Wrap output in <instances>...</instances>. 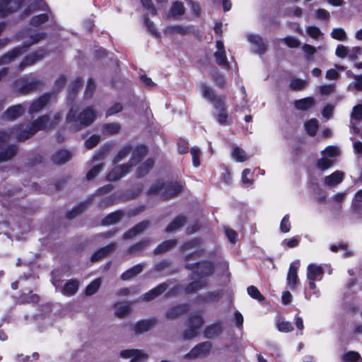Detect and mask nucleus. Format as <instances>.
<instances>
[{"instance_id":"6e6d98bb","label":"nucleus","mask_w":362,"mask_h":362,"mask_svg":"<svg viewBox=\"0 0 362 362\" xmlns=\"http://www.w3.org/2000/svg\"><path fill=\"white\" fill-rule=\"evenodd\" d=\"M103 164H102V163L93 166L87 173V175H86L87 179L88 180H93L98 175V173L103 170Z\"/></svg>"},{"instance_id":"6e6552de","label":"nucleus","mask_w":362,"mask_h":362,"mask_svg":"<svg viewBox=\"0 0 362 362\" xmlns=\"http://www.w3.org/2000/svg\"><path fill=\"white\" fill-rule=\"evenodd\" d=\"M182 250L185 253L186 259H190L194 257H198L203 251L202 244L197 240H193L186 243L182 247Z\"/></svg>"},{"instance_id":"9b49d317","label":"nucleus","mask_w":362,"mask_h":362,"mask_svg":"<svg viewBox=\"0 0 362 362\" xmlns=\"http://www.w3.org/2000/svg\"><path fill=\"white\" fill-rule=\"evenodd\" d=\"M214 106L216 110L214 113L216 121L221 125L226 124L228 115L225 109L223 100L222 99L216 100Z\"/></svg>"},{"instance_id":"bb28decb","label":"nucleus","mask_w":362,"mask_h":362,"mask_svg":"<svg viewBox=\"0 0 362 362\" xmlns=\"http://www.w3.org/2000/svg\"><path fill=\"white\" fill-rule=\"evenodd\" d=\"M113 144L107 143L103 145L100 150L93 156V161H100L105 160L113 148Z\"/></svg>"},{"instance_id":"1a4fd4ad","label":"nucleus","mask_w":362,"mask_h":362,"mask_svg":"<svg viewBox=\"0 0 362 362\" xmlns=\"http://www.w3.org/2000/svg\"><path fill=\"white\" fill-rule=\"evenodd\" d=\"M40 82L37 79L28 80L21 78L15 82V88L21 93L26 94L37 88Z\"/></svg>"},{"instance_id":"680f3d73","label":"nucleus","mask_w":362,"mask_h":362,"mask_svg":"<svg viewBox=\"0 0 362 362\" xmlns=\"http://www.w3.org/2000/svg\"><path fill=\"white\" fill-rule=\"evenodd\" d=\"M100 140V136L99 135H93L85 141V146L88 149H91L98 145Z\"/></svg>"},{"instance_id":"79ce46f5","label":"nucleus","mask_w":362,"mask_h":362,"mask_svg":"<svg viewBox=\"0 0 362 362\" xmlns=\"http://www.w3.org/2000/svg\"><path fill=\"white\" fill-rule=\"evenodd\" d=\"M122 213L119 211L109 214L103 220V225H111L117 223L122 218Z\"/></svg>"},{"instance_id":"338daca9","label":"nucleus","mask_w":362,"mask_h":362,"mask_svg":"<svg viewBox=\"0 0 362 362\" xmlns=\"http://www.w3.org/2000/svg\"><path fill=\"white\" fill-rule=\"evenodd\" d=\"M335 89V84L330 83L327 85H322L319 86L320 93L322 95H329L332 93Z\"/></svg>"},{"instance_id":"69168bd1","label":"nucleus","mask_w":362,"mask_h":362,"mask_svg":"<svg viewBox=\"0 0 362 362\" xmlns=\"http://www.w3.org/2000/svg\"><path fill=\"white\" fill-rule=\"evenodd\" d=\"M324 156L332 158L339 154V149L334 146H328L322 152Z\"/></svg>"},{"instance_id":"7c9ffc66","label":"nucleus","mask_w":362,"mask_h":362,"mask_svg":"<svg viewBox=\"0 0 362 362\" xmlns=\"http://www.w3.org/2000/svg\"><path fill=\"white\" fill-rule=\"evenodd\" d=\"M44 57V52L40 50L35 53H33L28 56L21 64L20 67L21 69L27 66L33 65L36 61Z\"/></svg>"},{"instance_id":"58836bf2","label":"nucleus","mask_w":362,"mask_h":362,"mask_svg":"<svg viewBox=\"0 0 362 362\" xmlns=\"http://www.w3.org/2000/svg\"><path fill=\"white\" fill-rule=\"evenodd\" d=\"M120 125L118 123L105 124L102 127V132L107 135H113L119 132Z\"/></svg>"},{"instance_id":"7ed1b4c3","label":"nucleus","mask_w":362,"mask_h":362,"mask_svg":"<svg viewBox=\"0 0 362 362\" xmlns=\"http://www.w3.org/2000/svg\"><path fill=\"white\" fill-rule=\"evenodd\" d=\"M97 117L96 112L92 107L83 109L78 115L74 107H71L66 115V122L71 124L74 131L90 126Z\"/></svg>"},{"instance_id":"a18cd8bd","label":"nucleus","mask_w":362,"mask_h":362,"mask_svg":"<svg viewBox=\"0 0 362 362\" xmlns=\"http://www.w3.org/2000/svg\"><path fill=\"white\" fill-rule=\"evenodd\" d=\"M101 279H96L93 280L89 285L87 286L86 288V295L92 296L99 289L101 285Z\"/></svg>"},{"instance_id":"20e7f679","label":"nucleus","mask_w":362,"mask_h":362,"mask_svg":"<svg viewBox=\"0 0 362 362\" xmlns=\"http://www.w3.org/2000/svg\"><path fill=\"white\" fill-rule=\"evenodd\" d=\"M182 189V185L177 182L165 183L158 180L150 187L148 194L158 195L163 199H168L179 194Z\"/></svg>"},{"instance_id":"3c124183","label":"nucleus","mask_w":362,"mask_h":362,"mask_svg":"<svg viewBox=\"0 0 362 362\" xmlns=\"http://www.w3.org/2000/svg\"><path fill=\"white\" fill-rule=\"evenodd\" d=\"M247 293L252 298L262 302L264 300V297L261 294L258 288L255 286H250L247 289Z\"/></svg>"},{"instance_id":"603ef678","label":"nucleus","mask_w":362,"mask_h":362,"mask_svg":"<svg viewBox=\"0 0 362 362\" xmlns=\"http://www.w3.org/2000/svg\"><path fill=\"white\" fill-rule=\"evenodd\" d=\"M317 165L319 169L325 170L332 166L333 160L331 158L323 156L322 158L317 160Z\"/></svg>"},{"instance_id":"f704fd0d","label":"nucleus","mask_w":362,"mask_h":362,"mask_svg":"<svg viewBox=\"0 0 362 362\" xmlns=\"http://www.w3.org/2000/svg\"><path fill=\"white\" fill-rule=\"evenodd\" d=\"M206 284L207 281L205 279H200L199 281L192 282L185 288V292L187 293L197 292L204 288Z\"/></svg>"},{"instance_id":"37998d69","label":"nucleus","mask_w":362,"mask_h":362,"mask_svg":"<svg viewBox=\"0 0 362 362\" xmlns=\"http://www.w3.org/2000/svg\"><path fill=\"white\" fill-rule=\"evenodd\" d=\"M50 16L49 13H42L34 16L30 19V25L33 26H38L49 20Z\"/></svg>"},{"instance_id":"9d476101","label":"nucleus","mask_w":362,"mask_h":362,"mask_svg":"<svg viewBox=\"0 0 362 362\" xmlns=\"http://www.w3.org/2000/svg\"><path fill=\"white\" fill-rule=\"evenodd\" d=\"M300 266L299 260H296L290 264L287 274V284L291 289L295 290L297 286L298 277V270Z\"/></svg>"},{"instance_id":"49530a36","label":"nucleus","mask_w":362,"mask_h":362,"mask_svg":"<svg viewBox=\"0 0 362 362\" xmlns=\"http://www.w3.org/2000/svg\"><path fill=\"white\" fill-rule=\"evenodd\" d=\"M189 32V28L187 27H182L180 25H173L168 27L164 33L166 35H170L173 33H178L180 35H185Z\"/></svg>"},{"instance_id":"4468645a","label":"nucleus","mask_w":362,"mask_h":362,"mask_svg":"<svg viewBox=\"0 0 362 362\" xmlns=\"http://www.w3.org/2000/svg\"><path fill=\"white\" fill-rule=\"evenodd\" d=\"M216 51L214 52L216 62L220 66H228V60L226 54L225 47L221 40L216 42Z\"/></svg>"},{"instance_id":"5701e85b","label":"nucleus","mask_w":362,"mask_h":362,"mask_svg":"<svg viewBox=\"0 0 362 362\" xmlns=\"http://www.w3.org/2000/svg\"><path fill=\"white\" fill-rule=\"evenodd\" d=\"M344 177V174L343 172L337 170L325 177V184L329 187L339 185L343 181Z\"/></svg>"},{"instance_id":"4be33fe9","label":"nucleus","mask_w":362,"mask_h":362,"mask_svg":"<svg viewBox=\"0 0 362 362\" xmlns=\"http://www.w3.org/2000/svg\"><path fill=\"white\" fill-rule=\"evenodd\" d=\"M72 157V154L67 150L61 149L55 152L52 157V161L55 164H64L69 161Z\"/></svg>"},{"instance_id":"a878e982","label":"nucleus","mask_w":362,"mask_h":362,"mask_svg":"<svg viewBox=\"0 0 362 362\" xmlns=\"http://www.w3.org/2000/svg\"><path fill=\"white\" fill-rule=\"evenodd\" d=\"M78 290V282L76 280H70L67 281L62 288L61 292L64 296H74Z\"/></svg>"},{"instance_id":"f3484780","label":"nucleus","mask_w":362,"mask_h":362,"mask_svg":"<svg viewBox=\"0 0 362 362\" xmlns=\"http://www.w3.org/2000/svg\"><path fill=\"white\" fill-rule=\"evenodd\" d=\"M117 245L115 243L110 244L105 247H103L99 250H98L96 252H95L93 255L91 256V261L92 262H96L102 258L106 257L109 254H111L116 250Z\"/></svg>"},{"instance_id":"f03ea898","label":"nucleus","mask_w":362,"mask_h":362,"mask_svg":"<svg viewBox=\"0 0 362 362\" xmlns=\"http://www.w3.org/2000/svg\"><path fill=\"white\" fill-rule=\"evenodd\" d=\"M49 117L42 115L27 125L25 128L18 127L11 134L16 135V139L19 141H25L39 131H47L50 129Z\"/></svg>"},{"instance_id":"5fc2aeb1","label":"nucleus","mask_w":362,"mask_h":362,"mask_svg":"<svg viewBox=\"0 0 362 362\" xmlns=\"http://www.w3.org/2000/svg\"><path fill=\"white\" fill-rule=\"evenodd\" d=\"M199 329L192 326V325H189L188 323V327L185 332H183V337L185 339H191L194 338L199 333Z\"/></svg>"},{"instance_id":"c756f323","label":"nucleus","mask_w":362,"mask_h":362,"mask_svg":"<svg viewBox=\"0 0 362 362\" xmlns=\"http://www.w3.org/2000/svg\"><path fill=\"white\" fill-rule=\"evenodd\" d=\"M144 265L142 264H138L126 272H124L122 276L121 279L122 280H129L132 278L134 277L137 274H140L143 271Z\"/></svg>"},{"instance_id":"4c0bfd02","label":"nucleus","mask_w":362,"mask_h":362,"mask_svg":"<svg viewBox=\"0 0 362 362\" xmlns=\"http://www.w3.org/2000/svg\"><path fill=\"white\" fill-rule=\"evenodd\" d=\"M176 245V240H166L160 244L154 250L155 254H160L165 252L174 247Z\"/></svg>"},{"instance_id":"a19ab883","label":"nucleus","mask_w":362,"mask_h":362,"mask_svg":"<svg viewBox=\"0 0 362 362\" xmlns=\"http://www.w3.org/2000/svg\"><path fill=\"white\" fill-rule=\"evenodd\" d=\"M154 162L152 159H147L143 164H141L137 170V175L142 177L146 175L148 171L153 168Z\"/></svg>"},{"instance_id":"8fccbe9b","label":"nucleus","mask_w":362,"mask_h":362,"mask_svg":"<svg viewBox=\"0 0 362 362\" xmlns=\"http://www.w3.org/2000/svg\"><path fill=\"white\" fill-rule=\"evenodd\" d=\"M362 119V105H357L354 107L351 115V122H358Z\"/></svg>"},{"instance_id":"13d9d810","label":"nucleus","mask_w":362,"mask_h":362,"mask_svg":"<svg viewBox=\"0 0 362 362\" xmlns=\"http://www.w3.org/2000/svg\"><path fill=\"white\" fill-rule=\"evenodd\" d=\"M283 41L291 48H297L300 45V40L293 36H286L283 39Z\"/></svg>"},{"instance_id":"39448f33","label":"nucleus","mask_w":362,"mask_h":362,"mask_svg":"<svg viewBox=\"0 0 362 362\" xmlns=\"http://www.w3.org/2000/svg\"><path fill=\"white\" fill-rule=\"evenodd\" d=\"M32 0H0V16L4 17L18 11L22 6H28L23 11V16L30 15L33 8Z\"/></svg>"},{"instance_id":"de8ad7c7","label":"nucleus","mask_w":362,"mask_h":362,"mask_svg":"<svg viewBox=\"0 0 362 362\" xmlns=\"http://www.w3.org/2000/svg\"><path fill=\"white\" fill-rule=\"evenodd\" d=\"M330 35L333 39L339 41H345L347 37L346 33L342 28H334L332 30Z\"/></svg>"},{"instance_id":"f8f14e48","label":"nucleus","mask_w":362,"mask_h":362,"mask_svg":"<svg viewBox=\"0 0 362 362\" xmlns=\"http://www.w3.org/2000/svg\"><path fill=\"white\" fill-rule=\"evenodd\" d=\"M186 268L193 270L195 269L197 276H209L212 274L214 270L211 263L208 262L198 263L196 265L187 264H186Z\"/></svg>"},{"instance_id":"052dcab7","label":"nucleus","mask_w":362,"mask_h":362,"mask_svg":"<svg viewBox=\"0 0 362 362\" xmlns=\"http://www.w3.org/2000/svg\"><path fill=\"white\" fill-rule=\"evenodd\" d=\"M362 53V49L359 47H349L347 57L350 60H355Z\"/></svg>"},{"instance_id":"412c9836","label":"nucleus","mask_w":362,"mask_h":362,"mask_svg":"<svg viewBox=\"0 0 362 362\" xmlns=\"http://www.w3.org/2000/svg\"><path fill=\"white\" fill-rule=\"evenodd\" d=\"M168 286L167 283H163L159 284L156 288L146 293L143 296V299L146 301H149L154 299L155 298L158 297V296L164 293L167 290Z\"/></svg>"},{"instance_id":"e2e57ef3","label":"nucleus","mask_w":362,"mask_h":362,"mask_svg":"<svg viewBox=\"0 0 362 362\" xmlns=\"http://www.w3.org/2000/svg\"><path fill=\"white\" fill-rule=\"evenodd\" d=\"M306 32L309 36L315 40L318 39L322 35L320 28L316 26H308L306 28Z\"/></svg>"},{"instance_id":"2eb2a0df","label":"nucleus","mask_w":362,"mask_h":362,"mask_svg":"<svg viewBox=\"0 0 362 362\" xmlns=\"http://www.w3.org/2000/svg\"><path fill=\"white\" fill-rule=\"evenodd\" d=\"M26 107L23 105H16L8 107L4 114V117L6 119L13 120L21 116Z\"/></svg>"},{"instance_id":"ddd939ff","label":"nucleus","mask_w":362,"mask_h":362,"mask_svg":"<svg viewBox=\"0 0 362 362\" xmlns=\"http://www.w3.org/2000/svg\"><path fill=\"white\" fill-rule=\"evenodd\" d=\"M247 41L253 45V50L255 53L262 54L266 52V45L259 35L250 33L247 35Z\"/></svg>"},{"instance_id":"ea45409f","label":"nucleus","mask_w":362,"mask_h":362,"mask_svg":"<svg viewBox=\"0 0 362 362\" xmlns=\"http://www.w3.org/2000/svg\"><path fill=\"white\" fill-rule=\"evenodd\" d=\"M149 240L144 239L139 243L129 247L128 250L129 253L138 254L145 250L149 245Z\"/></svg>"},{"instance_id":"e433bc0d","label":"nucleus","mask_w":362,"mask_h":362,"mask_svg":"<svg viewBox=\"0 0 362 362\" xmlns=\"http://www.w3.org/2000/svg\"><path fill=\"white\" fill-rule=\"evenodd\" d=\"M130 362H142L148 358V355L140 349H132Z\"/></svg>"},{"instance_id":"b1692460","label":"nucleus","mask_w":362,"mask_h":362,"mask_svg":"<svg viewBox=\"0 0 362 362\" xmlns=\"http://www.w3.org/2000/svg\"><path fill=\"white\" fill-rule=\"evenodd\" d=\"M223 331V327L220 322H216L207 326L204 329V334L206 338L214 339L218 337Z\"/></svg>"},{"instance_id":"6ab92c4d","label":"nucleus","mask_w":362,"mask_h":362,"mask_svg":"<svg viewBox=\"0 0 362 362\" xmlns=\"http://www.w3.org/2000/svg\"><path fill=\"white\" fill-rule=\"evenodd\" d=\"M150 223L148 221L140 222L129 231L124 233V239H131L136 235L142 233L149 226Z\"/></svg>"},{"instance_id":"dca6fc26","label":"nucleus","mask_w":362,"mask_h":362,"mask_svg":"<svg viewBox=\"0 0 362 362\" xmlns=\"http://www.w3.org/2000/svg\"><path fill=\"white\" fill-rule=\"evenodd\" d=\"M49 99V94H45L37 100L33 101L29 108V114H34L40 112L47 105Z\"/></svg>"},{"instance_id":"0e129e2a","label":"nucleus","mask_w":362,"mask_h":362,"mask_svg":"<svg viewBox=\"0 0 362 362\" xmlns=\"http://www.w3.org/2000/svg\"><path fill=\"white\" fill-rule=\"evenodd\" d=\"M95 89V81L90 78L88 81V83L86 85V88L85 93H84L85 97L86 98H91L94 93Z\"/></svg>"},{"instance_id":"c9c22d12","label":"nucleus","mask_w":362,"mask_h":362,"mask_svg":"<svg viewBox=\"0 0 362 362\" xmlns=\"http://www.w3.org/2000/svg\"><path fill=\"white\" fill-rule=\"evenodd\" d=\"M186 222V219L184 216H177L172 223H170L167 228L165 231L167 233H173L176 231L184 226Z\"/></svg>"},{"instance_id":"f257e3e1","label":"nucleus","mask_w":362,"mask_h":362,"mask_svg":"<svg viewBox=\"0 0 362 362\" xmlns=\"http://www.w3.org/2000/svg\"><path fill=\"white\" fill-rule=\"evenodd\" d=\"M146 153L147 149L144 146H136L135 147L129 144L124 146L114 157L113 163L115 164L118 163L130 156L129 161L128 163L115 167L107 174V180H118L130 173L132 168L139 163Z\"/></svg>"},{"instance_id":"4d7b16f0","label":"nucleus","mask_w":362,"mask_h":362,"mask_svg":"<svg viewBox=\"0 0 362 362\" xmlns=\"http://www.w3.org/2000/svg\"><path fill=\"white\" fill-rule=\"evenodd\" d=\"M360 358V354L356 351H349L342 356V360L345 362H356Z\"/></svg>"},{"instance_id":"bf43d9fd","label":"nucleus","mask_w":362,"mask_h":362,"mask_svg":"<svg viewBox=\"0 0 362 362\" xmlns=\"http://www.w3.org/2000/svg\"><path fill=\"white\" fill-rule=\"evenodd\" d=\"M306 86V81L300 78L293 79L290 83V88L292 90H300Z\"/></svg>"},{"instance_id":"0eeeda50","label":"nucleus","mask_w":362,"mask_h":362,"mask_svg":"<svg viewBox=\"0 0 362 362\" xmlns=\"http://www.w3.org/2000/svg\"><path fill=\"white\" fill-rule=\"evenodd\" d=\"M212 344L211 342L205 341L196 345L189 353L184 356V358H204L208 356L211 350Z\"/></svg>"},{"instance_id":"09e8293b","label":"nucleus","mask_w":362,"mask_h":362,"mask_svg":"<svg viewBox=\"0 0 362 362\" xmlns=\"http://www.w3.org/2000/svg\"><path fill=\"white\" fill-rule=\"evenodd\" d=\"M305 128L308 134L313 136L318 129V122L316 119H311L305 123Z\"/></svg>"},{"instance_id":"774afa93","label":"nucleus","mask_w":362,"mask_h":362,"mask_svg":"<svg viewBox=\"0 0 362 362\" xmlns=\"http://www.w3.org/2000/svg\"><path fill=\"white\" fill-rule=\"evenodd\" d=\"M190 153L192 157L193 165L197 168L199 165V149L194 146L191 148Z\"/></svg>"},{"instance_id":"aec40b11","label":"nucleus","mask_w":362,"mask_h":362,"mask_svg":"<svg viewBox=\"0 0 362 362\" xmlns=\"http://www.w3.org/2000/svg\"><path fill=\"white\" fill-rule=\"evenodd\" d=\"M189 307L186 304L177 305L169 308L165 313V317L168 319H175L187 313Z\"/></svg>"},{"instance_id":"c03bdc74","label":"nucleus","mask_w":362,"mask_h":362,"mask_svg":"<svg viewBox=\"0 0 362 362\" xmlns=\"http://www.w3.org/2000/svg\"><path fill=\"white\" fill-rule=\"evenodd\" d=\"M204 321L202 315L199 313L192 314L188 320V323L198 329H200Z\"/></svg>"},{"instance_id":"2f4dec72","label":"nucleus","mask_w":362,"mask_h":362,"mask_svg":"<svg viewBox=\"0 0 362 362\" xmlns=\"http://www.w3.org/2000/svg\"><path fill=\"white\" fill-rule=\"evenodd\" d=\"M199 89L202 97L207 99L209 101L214 103V104L215 103L216 100L220 99L214 95L213 90L205 83L200 84Z\"/></svg>"},{"instance_id":"393cba45","label":"nucleus","mask_w":362,"mask_h":362,"mask_svg":"<svg viewBox=\"0 0 362 362\" xmlns=\"http://www.w3.org/2000/svg\"><path fill=\"white\" fill-rule=\"evenodd\" d=\"M156 319L141 320L135 325L134 330L138 334H142L151 329L156 325Z\"/></svg>"},{"instance_id":"cd10ccee","label":"nucleus","mask_w":362,"mask_h":362,"mask_svg":"<svg viewBox=\"0 0 362 362\" xmlns=\"http://www.w3.org/2000/svg\"><path fill=\"white\" fill-rule=\"evenodd\" d=\"M113 144L107 143L103 145L100 150L93 156V161H100L105 160L113 148Z\"/></svg>"},{"instance_id":"473e14b6","label":"nucleus","mask_w":362,"mask_h":362,"mask_svg":"<svg viewBox=\"0 0 362 362\" xmlns=\"http://www.w3.org/2000/svg\"><path fill=\"white\" fill-rule=\"evenodd\" d=\"M21 54L22 52L20 47L14 48L0 58V64H8Z\"/></svg>"},{"instance_id":"c85d7f7f","label":"nucleus","mask_w":362,"mask_h":362,"mask_svg":"<svg viewBox=\"0 0 362 362\" xmlns=\"http://www.w3.org/2000/svg\"><path fill=\"white\" fill-rule=\"evenodd\" d=\"M315 103V100L313 97H308L296 100L294 105L296 108L298 110H307L313 107Z\"/></svg>"},{"instance_id":"864d4df0","label":"nucleus","mask_w":362,"mask_h":362,"mask_svg":"<svg viewBox=\"0 0 362 362\" xmlns=\"http://www.w3.org/2000/svg\"><path fill=\"white\" fill-rule=\"evenodd\" d=\"M185 11L184 6L180 2H175L170 9V15L177 17L182 15Z\"/></svg>"},{"instance_id":"423d86ee","label":"nucleus","mask_w":362,"mask_h":362,"mask_svg":"<svg viewBox=\"0 0 362 362\" xmlns=\"http://www.w3.org/2000/svg\"><path fill=\"white\" fill-rule=\"evenodd\" d=\"M9 136L8 133L0 131V162L10 160L17 153L15 145L7 144Z\"/></svg>"},{"instance_id":"72a5a7b5","label":"nucleus","mask_w":362,"mask_h":362,"mask_svg":"<svg viewBox=\"0 0 362 362\" xmlns=\"http://www.w3.org/2000/svg\"><path fill=\"white\" fill-rule=\"evenodd\" d=\"M231 156L237 162H244L249 158L245 151L237 146L233 147Z\"/></svg>"},{"instance_id":"a211bd4d","label":"nucleus","mask_w":362,"mask_h":362,"mask_svg":"<svg viewBox=\"0 0 362 362\" xmlns=\"http://www.w3.org/2000/svg\"><path fill=\"white\" fill-rule=\"evenodd\" d=\"M324 274V269L320 265L310 264L307 267V278L308 280L320 279Z\"/></svg>"}]
</instances>
